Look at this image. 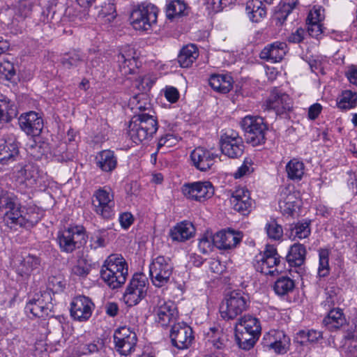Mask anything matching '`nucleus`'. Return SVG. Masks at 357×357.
Here are the masks:
<instances>
[{
  "label": "nucleus",
  "instance_id": "31",
  "mask_svg": "<svg viewBox=\"0 0 357 357\" xmlns=\"http://www.w3.org/2000/svg\"><path fill=\"white\" fill-rule=\"evenodd\" d=\"M235 331L260 336L261 331L260 321L252 315H244L238 319Z\"/></svg>",
  "mask_w": 357,
  "mask_h": 357
},
{
  "label": "nucleus",
  "instance_id": "63",
  "mask_svg": "<svg viewBox=\"0 0 357 357\" xmlns=\"http://www.w3.org/2000/svg\"><path fill=\"white\" fill-rule=\"evenodd\" d=\"M291 13V11L284 9L283 8H280V6H278L273 15V20L275 22L276 25L281 26L286 21L288 15Z\"/></svg>",
  "mask_w": 357,
  "mask_h": 357
},
{
  "label": "nucleus",
  "instance_id": "20",
  "mask_svg": "<svg viewBox=\"0 0 357 357\" xmlns=\"http://www.w3.org/2000/svg\"><path fill=\"white\" fill-rule=\"evenodd\" d=\"M39 258L32 255L17 257L13 261V267L17 275L27 278L40 269Z\"/></svg>",
  "mask_w": 357,
  "mask_h": 357
},
{
  "label": "nucleus",
  "instance_id": "55",
  "mask_svg": "<svg viewBox=\"0 0 357 357\" xmlns=\"http://www.w3.org/2000/svg\"><path fill=\"white\" fill-rule=\"evenodd\" d=\"M90 265L84 259H79L72 268V273L78 276H86L89 273Z\"/></svg>",
  "mask_w": 357,
  "mask_h": 357
},
{
  "label": "nucleus",
  "instance_id": "35",
  "mask_svg": "<svg viewBox=\"0 0 357 357\" xmlns=\"http://www.w3.org/2000/svg\"><path fill=\"white\" fill-rule=\"evenodd\" d=\"M206 339L211 349L218 350H224L228 342L227 334L217 328H211L206 335Z\"/></svg>",
  "mask_w": 357,
  "mask_h": 357
},
{
  "label": "nucleus",
  "instance_id": "33",
  "mask_svg": "<svg viewBox=\"0 0 357 357\" xmlns=\"http://www.w3.org/2000/svg\"><path fill=\"white\" fill-rule=\"evenodd\" d=\"M102 347V342L81 337L74 347V353L77 356L90 355L97 353Z\"/></svg>",
  "mask_w": 357,
  "mask_h": 357
},
{
  "label": "nucleus",
  "instance_id": "25",
  "mask_svg": "<svg viewBox=\"0 0 357 357\" xmlns=\"http://www.w3.org/2000/svg\"><path fill=\"white\" fill-rule=\"evenodd\" d=\"M241 232L234 230L221 231L213 236V242L219 249L229 250L235 248L241 241Z\"/></svg>",
  "mask_w": 357,
  "mask_h": 357
},
{
  "label": "nucleus",
  "instance_id": "53",
  "mask_svg": "<svg viewBox=\"0 0 357 357\" xmlns=\"http://www.w3.org/2000/svg\"><path fill=\"white\" fill-rule=\"evenodd\" d=\"M15 76L13 63L8 60L0 61V79L11 81Z\"/></svg>",
  "mask_w": 357,
  "mask_h": 357
},
{
  "label": "nucleus",
  "instance_id": "50",
  "mask_svg": "<svg viewBox=\"0 0 357 357\" xmlns=\"http://www.w3.org/2000/svg\"><path fill=\"white\" fill-rule=\"evenodd\" d=\"M294 287V283L292 280L287 277H282L275 282L273 289L278 295L283 296L291 291Z\"/></svg>",
  "mask_w": 357,
  "mask_h": 357
},
{
  "label": "nucleus",
  "instance_id": "44",
  "mask_svg": "<svg viewBox=\"0 0 357 357\" xmlns=\"http://www.w3.org/2000/svg\"><path fill=\"white\" fill-rule=\"evenodd\" d=\"M337 106L342 110H348L357 106V93L351 90L342 91L337 99Z\"/></svg>",
  "mask_w": 357,
  "mask_h": 357
},
{
  "label": "nucleus",
  "instance_id": "45",
  "mask_svg": "<svg viewBox=\"0 0 357 357\" xmlns=\"http://www.w3.org/2000/svg\"><path fill=\"white\" fill-rule=\"evenodd\" d=\"M17 115L14 104L8 99H0V123L8 122Z\"/></svg>",
  "mask_w": 357,
  "mask_h": 357
},
{
  "label": "nucleus",
  "instance_id": "11",
  "mask_svg": "<svg viewBox=\"0 0 357 357\" xmlns=\"http://www.w3.org/2000/svg\"><path fill=\"white\" fill-rule=\"evenodd\" d=\"M57 240L61 250L70 253L86 242V234L81 226L70 227L58 234Z\"/></svg>",
  "mask_w": 357,
  "mask_h": 357
},
{
  "label": "nucleus",
  "instance_id": "1",
  "mask_svg": "<svg viewBox=\"0 0 357 357\" xmlns=\"http://www.w3.org/2000/svg\"><path fill=\"white\" fill-rule=\"evenodd\" d=\"M0 209L4 210L3 221L10 229L31 227L37 224L43 216L35 206H22L17 197L13 192L2 190L0 192Z\"/></svg>",
  "mask_w": 357,
  "mask_h": 357
},
{
  "label": "nucleus",
  "instance_id": "7",
  "mask_svg": "<svg viewBox=\"0 0 357 357\" xmlns=\"http://www.w3.org/2000/svg\"><path fill=\"white\" fill-rule=\"evenodd\" d=\"M94 212L103 219L109 220L115 215L114 195L109 186L100 187L94 191L92 197Z\"/></svg>",
  "mask_w": 357,
  "mask_h": 357
},
{
  "label": "nucleus",
  "instance_id": "37",
  "mask_svg": "<svg viewBox=\"0 0 357 357\" xmlns=\"http://www.w3.org/2000/svg\"><path fill=\"white\" fill-rule=\"evenodd\" d=\"M347 321L340 308H333L330 310L327 317L324 320V324L330 330L335 331L345 325Z\"/></svg>",
  "mask_w": 357,
  "mask_h": 357
},
{
  "label": "nucleus",
  "instance_id": "22",
  "mask_svg": "<svg viewBox=\"0 0 357 357\" xmlns=\"http://www.w3.org/2000/svg\"><path fill=\"white\" fill-rule=\"evenodd\" d=\"M301 204L299 192L293 188H284L281 191L279 207L283 215H293Z\"/></svg>",
  "mask_w": 357,
  "mask_h": 357
},
{
  "label": "nucleus",
  "instance_id": "36",
  "mask_svg": "<svg viewBox=\"0 0 357 357\" xmlns=\"http://www.w3.org/2000/svg\"><path fill=\"white\" fill-rule=\"evenodd\" d=\"M264 340L267 342V345L274 349L277 353L285 352L287 344L289 338L285 335L283 331H273L264 336Z\"/></svg>",
  "mask_w": 357,
  "mask_h": 357
},
{
  "label": "nucleus",
  "instance_id": "58",
  "mask_svg": "<svg viewBox=\"0 0 357 357\" xmlns=\"http://www.w3.org/2000/svg\"><path fill=\"white\" fill-rule=\"evenodd\" d=\"M48 288L52 291H61L66 285L64 279L61 275L50 276L48 278Z\"/></svg>",
  "mask_w": 357,
  "mask_h": 357
},
{
  "label": "nucleus",
  "instance_id": "4",
  "mask_svg": "<svg viewBox=\"0 0 357 357\" xmlns=\"http://www.w3.org/2000/svg\"><path fill=\"white\" fill-rule=\"evenodd\" d=\"M250 305L248 294L240 291H233L227 295L220 306L221 317L225 320L234 319Z\"/></svg>",
  "mask_w": 357,
  "mask_h": 357
},
{
  "label": "nucleus",
  "instance_id": "57",
  "mask_svg": "<svg viewBox=\"0 0 357 357\" xmlns=\"http://www.w3.org/2000/svg\"><path fill=\"white\" fill-rule=\"evenodd\" d=\"M324 17V9L321 6H314L308 13L307 22L321 23Z\"/></svg>",
  "mask_w": 357,
  "mask_h": 357
},
{
  "label": "nucleus",
  "instance_id": "30",
  "mask_svg": "<svg viewBox=\"0 0 357 357\" xmlns=\"http://www.w3.org/2000/svg\"><path fill=\"white\" fill-rule=\"evenodd\" d=\"M16 178L20 183L27 188H33L39 181V171L36 166L29 163L17 170Z\"/></svg>",
  "mask_w": 357,
  "mask_h": 357
},
{
  "label": "nucleus",
  "instance_id": "13",
  "mask_svg": "<svg viewBox=\"0 0 357 357\" xmlns=\"http://www.w3.org/2000/svg\"><path fill=\"white\" fill-rule=\"evenodd\" d=\"M147 289L146 277L142 274H135L123 294L125 303L129 306L137 305L145 297Z\"/></svg>",
  "mask_w": 357,
  "mask_h": 357
},
{
  "label": "nucleus",
  "instance_id": "26",
  "mask_svg": "<svg viewBox=\"0 0 357 357\" xmlns=\"http://www.w3.org/2000/svg\"><path fill=\"white\" fill-rule=\"evenodd\" d=\"M287 52V45L284 42L276 41L266 45L261 51V59L271 63H278L282 60Z\"/></svg>",
  "mask_w": 357,
  "mask_h": 357
},
{
  "label": "nucleus",
  "instance_id": "46",
  "mask_svg": "<svg viewBox=\"0 0 357 357\" xmlns=\"http://www.w3.org/2000/svg\"><path fill=\"white\" fill-rule=\"evenodd\" d=\"M267 236L273 241H281L283 237L282 227L274 218L268 220L264 227Z\"/></svg>",
  "mask_w": 357,
  "mask_h": 357
},
{
  "label": "nucleus",
  "instance_id": "39",
  "mask_svg": "<svg viewBox=\"0 0 357 357\" xmlns=\"http://www.w3.org/2000/svg\"><path fill=\"white\" fill-rule=\"evenodd\" d=\"M305 255V247L301 243H294L289 248L287 260L291 266H300L304 263Z\"/></svg>",
  "mask_w": 357,
  "mask_h": 357
},
{
  "label": "nucleus",
  "instance_id": "3",
  "mask_svg": "<svg viewBox=\"0 0 357 357\" xmlns=\"http://www.w3.org/2000/svg\"><path fill=\"white\" fill-rule=\"evenodd\" d=\"M158 129L156 118L146 113L135 116L129 123L128 135L135 144L151 139Z\"/></svg>",
  "mask_w": 357,
  "mask_h": 357
},
{
  "label": "nucleus",
  "instance_id": "48",
  "mask_svg": "<svg viewBox=\"0 0 357 357\" xmlns=\"http://www.w3.org/2000/svg\"><path fill=\"white\" fill-rule=\"evenodd\" d=\"M235 336L238 347L244 350H250L255 346L259 336L235 331Z\"/></svg>",
  "mask_w": 357,
  "mask_h": 357
},
{
  "label": "nucleus",
  "instance_id": "62",
  "mask_svg": "<svg viewBox=\"0 0 357 357\" xmlns=\"http://www.w3.org/2000/svg\"><path fill=\"white\" fill-rule=\"evenodd\" d=\"M82 59L81 56L76 52L71 54L63 59L62 63L64 67L70 68L74 66H78L82 63Z\"/></svg>",
  "mask_w": 357,
  "mask_h": 357
},
{
  "label": "nucleus",
  "instance_id": "24",
  "mask_svg": "<svg viewBox=\"0 0 357 357\" xmlns=\"http://www.w3.org/2000/svg\"><path fill=\"white\" fill-rule=\"evenodd\" d=\"M230 202L233 208L243 215L248 214L253 207L250 192L244 188H238L233 192Z\"/></svg>",
  "mask_w": 357,
  "mask_h": 357
},
{
  "label": "nucleus",
  "instance_id": "14",
  "mask_svg": "<svg viewBox=\"0 0 357 357\" xmlns=\"http://www.w3.org/2000/svg\"><path fill=\"white\" fill-rule=\"evenodd\" d=\"M152 304L153 305V312L158 324L162 326H167L176 320L178 312L172 301L155 297L153 298Z\"/></svg>",
  "mask_w": 357,
  "mask_h": 357
},
{
  "label": "nucleus",
  "instance_id": "40",
  "mask_svg": "<svg viewBox=\"0 0 357 357\" xmlns=\"http://www.w3.org/2000/svg\"><path fill=\"white\" fill-rule=\"evenodd\" d=\"M198 56L199 52L197 47L193 44H190L181 49L178 56V61L182 68H188Z\"/></svg>",
  "mask_w": 357,
  "mask_h": 357
},
{
  "label": "nucleus",
  "instance_id": "43",
  "mask_svg": "<svg viewBox=\"0 0 357 357\" xmlns=\"http://www.w3.org/2000/svg\"><path fill=\"white\" fill-rule=\"evenodd\" d=\"M285 169L288 178L292 181H301L305 174L304 163L296 158L289 160Z\"/></svg>",
  "mask_w": 357,
  "mask_h": 357
},
{
  "label": "nucleus",
  "instance_id": "34",
  "mask_svg": "<svg viewBox=\"0 0 357 357\" xmlns=\"http://www.w3.org/2000/svg\"><path fill=\"white\" fill-rule=\"evenodd\" d=\"M195 234L193 225L188 221L178 223L170 230L169 235L174 241L183 242L192 238Z\"/></svg>",
  "mask_w": 357,
  "mask_h": 357
},
{
  "label": "nucleus",
  "instance_id": "41",
  "mask_svg": "<svg viewBox=\"0 0 357 357\" xmlns=\"http://www.w3.org/2000/svg\"><path fill=\"white\" fill-rule=\"evenodd\" d=\"M116 17V7L111 1L105 2L98 8L96 19L100 24H109Z\"/></svg>",
  "mask_w": 357,
  "mask_h": 357
},
{
  "label": "nucleus",
  "instance_id": "23",
  "mask_svg": "<svg viewBox=\"0 0 357 357\" xmlns=\"http://www.w3.org/2000/svg\"><path fill=\"white\" fill-rule=\"evenodd\" d=\"M19 125L27 135L37 136L43 128V121L38 113L29 112L20 116Z\"/></svg>",
  "mask_w": 357,
  "mask_h": 357
},
{
  "label": "nucleus",
  "instance_id": "64",
  "mask_svg": "<svg viewBox=\"0 0 357 357\" xmlns=\"http://www.w3.org/2000/svg\"><path fill=\"white\" fill-rule=\"evenodd\" d=\"M305 36V30L303 28H298L287 37V40L291 43H300L304 40Z\"/></svg>",
  "mask_w": 357,
  "mask_h": 357
},
{
  "label": "nucleus",
  "instance_id": "10",
  "mask_svg": "<svg viewBox=\"0 0 357 357\" xmlns=\"http://www.w3.org/2000/svg\"><path fill=\"white\" fill-rule=\"evenodd\" d=\"M221 152L229 158H238L244 152V142L238 132L232 129L222 131L220 139Z\"/></svg>",
  "mask_w": 357,
  "mask_h": 357
},
{
  "label": "nucleus",
  "instance_id": "12",
  "mask_svg": "<svg viewBox=\"0 0 357 357\" xmlns=\"http://www.w3.org/2000/svg\"><path fill=\"white\" fill-rule=\"evenodd\" d=\"M114 342L116 351L121 355L128 356L135 349L137 342V334L129 326H121L114 331Z\"/></svg>",
  "mask_w": 357,
  "mask_h": 357
},
{
  "label": "nucleus",
  "instance_id": "2",
  "mask_svg": "<svg viewBox=\"0 0 357 357\" xmlns=\"http://www.w3.org/2000/svg\"><path fill=\"white\" fill-rule=\"evenodd\" d=\"M100 274L101 279L109 288L118 289L127 280L128 264L121 255H111L104 261Z\"/></svg>",
  "mask_w": 357,
  "mask_h": 357
},
{
  "label": "nucleus",
  "instance_id": "56",
  "mask_svg": "<svg viewBox=\"0 0 357 357\" xmlns=\"http://www.w3.org/2000/svg\"><path fill=\"white\" fill-rule=\"evenodd\" d=\"M254 171L252 159L246 158L241 167L238 168L234 176L236 178H241L251 174Z\"/></svg>",
  "mask_w": 357,
  "mask_h": 357
},
{
  "label": "nucleus",
  "instance_id": "38",
  "mask_svg": "<svg viewBox=\"0 0 357 357\" xmlns=\"http://www.w3.org/2000/svg\"><path fill=\"white\" fill-rule=\"evenodd\" d=\"M264 0H250L246 4V13L252 22H257L266 15Z\"/></svg>",
  "mask_w": 357,
  "mask_h": 357
},
{
  "label": "nucleus",
  "instance_id": "59",
  "mask_svg": "<svg viewBox=\"0 0 357 357\" xmlns=\"http://www.w3.org/2000/svg\"><path fill=\"white\" fill-rule=\"evenodd\" d=\"M234 0H206L207 8L213 12H220L229 6Z\"/></svg>",
  "mask_w": 357,
  "mask_h": 357
},
{
  "label": "nucleus",
  "instance_id": "8",
  "mask_svg": "<svg viewBox=\"0 0 357 357\" xmlns=\"http://www.w3.org/2000/svg\"><path fill=\"white\" fill-rule=\"evenodd\" d=\"M241 126L248 144L255 146L265 142L267 126L263 118L248 115L242 119Z\"/></svg>",
  "mask_w": 357,
  "mask_h": 357
},
{
  "label": "nucleus",
  "instance_id": "19",
  "mask_svg": "<svg viewBox=\"0 0 357 357\" xmlns=\"http://www.w3.org/2000/svg\"><path fill=\"white\" fill-rule=\"evenodd\" d=\"M292 107L293 102L289 95L279 89L273 90L266 100V108L274 110L278 115L289 112Z\"/></svg>",
  "mask_w": 357,
  "mask_h": 357
},
{
  "label": "nucleus",
  "instance_id": "52",
  "mask_svg": "<svg viewBox=\"0 0 357 357\" xmlns=\"http://www.w3.org/2000/svg\"><path fill=\"white\" fill-rule=\"evenodd\" d=\"M82 19V13L80 10H77L74 6L66 8L63 20L64 22H73L78 25Z\"/></svg>",
  "mask_w": 357,
  "mask_h": 357
},
{
  "label": "nucleus",
  "instance_id": "18",
  "mask_svg": "<svg viewBox=\"0 0 357 357\" xmlns=\"http://www.w3.org/2000/svg\"><path fill=\"white\" fill-rule=\"evenodd\" d=\"M170 338L174 347L179 349H187L194 339L192 330L184 323H177L172 328Z\"/></svg>",
  "mask_w": 357,
  "mask_h": 357
},
{
  "label": "nucleus",
  "instance_id": "17",
  "mask_svg": "<svg viewBox=\"0 0 357 357\" xmlns=\"http://www.w3.org/2000/svg\"><path fill=\"white\" fill-rule=\"evenodd\" d=\"M95 305L85 296H77L70 303V316L77 321H87L91 316Z\"/></svg>",
  "mask_w": 357,
  "mask_h": 357
},
{
  "label": "nucleus",
  "instance_id": "28",
  "mask_svg": "<svg viewBox=\"0 0 357 357\" xmlns=\"http://www.w3.org/2000/svg\"><path fill=\"white\" fill-rule=\"evenodd\" d=\"M95 163L102 172L111 173L116 168L118 159L113 151L105 149L96 154Z\"/></svg>",
  "mask_w": 357,
  "mask_h": 357
},
{
  "label": "nucleus",
  "instance_id": "15",
  "mask_svg": "<svg viewBox=\"0 0 357 357\" xmlns=\"http://www.w3.org/2000/svg\"><path fill=\"white\" fill-rule=\"evenodd\" d=\"M181 192L188 199L204 202L213 195L214 188L209 181H197L183 184Z\"/></svg>",
  "mask_w": 357,
  "mask_h": 357
},
{
  "label": "nucleus",
  "instance_id": "27",
  "mask_svg": "<svg viewBox=\"0 0 357 357\" xmlns=\"http://www.w3.org/2000/svg\"><path fill=\"white\" fill-rule=\"evenodd\" d=\"M119 70L123 75L135 73L137 66L136 52L132 47H127L117 56Z\"/></svg>",
  "mask_w": 357,
  "mask_h": 357
},
{
  "label": "nucleus",
  "instance_id": "42",
  "mask_svg": "<svg viewBox=\"0 0 357 357\" xmlns=\"http://www.w3.org/2000/svg\"><path fill=\"white\" fill-rule=\"evenodd\" d=\"M311 234L310 222L301 221L292 224L289 229V238L292 241L308 238Z\"/></svg>",
  "mask_w": 357,
  "mask_h": 357
},
{
  "label": "nucleus",
  "instance_id": "47",
  "mask_svg": "<svg viewBox=\"0 0 357 357\" xmlns=\"http://www.w3.org/2000/svg\"><path fill=\"white\" fill-rule=\"evenodd\" d=\"M186 5L182 0H172L167 5L166 15L168 19L172 20L185 15Z\"/></svg>",
  "mask_w": 357,
  "mask_h": 357
},
{
  "label": "nucleus",
  "instance_id": "61",
  "mask_svg": "<svg viewBox=\"0 0 357 357\" xmlns=\"http://www.w3.org/2000/svg\"><path fill=\"white\" fill-rule=\"evenodd\" d=\"M213 245H215L213 242V236L208 234L203 236L199 239L198 244V247L202 253H207L211 250Z\"/></svg>",
  "mask_w": 357,
  "mask_h": 357
},
{
  "label": "nucleus",
  "instance_id": "21",
  "mask_svg": "<svg viewBox=\"0 0 357 357\" xmlns=\"http://www.w3.org/2000/svg\"><path fill=\"white\" fill-rule=\"evenodd\" d=\"M218 155L202 146L197 147L190 153L193 166L202 172H206L213 167Z\"/></svg>",
  "mask_w": 357,
  "mask_h": 357
},
{
  "label": "nucleus",
  "instance_id": "60",
  "mask_svg": "<svg viewBox=\"0 0 357 357\" xmlns=\"http://www.w3.org/2000/svg\"><path fill=\"white\" fill-rule=\"evenodd\" d=\"M153 84V81L149 75L139 76L135 81V86L142 93L149 91Z\"/></svg>",
  "mask_w": 357,
  "mask_h": 357
},
{
  "label": "nucleus",
  "instance_id": "29",
  "mask_svg": "<svg viewBox=\"0 0 357 357\" xmlns=\"http://www.w3.org/2000/svg\"><path fill=\"white\" fill-rule=\"evenodd\" d=\"M18 152V146L15 141L0 140V170L13 162Z\"/></svg>",
  "mask_w": 357,
  "mask_h": 357
},
{
  "label": "nucleus",
  "instance_id": "16",
  "mask_svg": "<svg viewBox=\"0 0 357 357\" xmlns=\"http://www.w3.org/2000/svg\"><path fill=\"white\" fill-rule=\"evenodd\" d=\"M52 309V296L48 291L35 295L25 306V312L36 317L48 316Z\"/></svg>",
  "mask_w": 357,
  "mask_h": 357
},
{
  "label": "nucleus",
  "instance_id": "9",
  "mask_svg": "<svg viewBox=\"0 0 357 357\" xmlns=\"http://www.w3.org/2000/svg\"><path fill=\"white\" fill-rule=\"evenodd\" d=\"M173 264L169 257L158 256L149 265V276L156 287L167 285L173 272Z\"/></svg>",
  "mask_w": 357,
  "mask_h": 357
},
{
  "label": "nucleus",
  "instance_id": "32",
  "mask_svg": "<svg viewBox=\"0 0 357 357\" xmlns=\"http://www.w3.org/2000/svg\"><path fill=\"white\" fill-rule=\"evenodd\" d=\"M208 84L215 92L225 94L232 89L234 79L229 74H213L209 77Z\"/></svg>",
  "mask_w": 357,
  "mask_h": 357
},
{
  "label": "nucleus",
  "instance_id": "5",
  "mask_svg": "<svg viewBox=\"0 0 357 357\" xmlns=\"http://www.w3.org/2000/svg\"><path fill=\"white\" fill-rule=\"evenodd\" d=\"M280 261L281 257L277 249L272 245H267L264 252L255 257L253 264L257 271L275 277L282 271Z\"/></svg>",
  "mask_w": 357,
  "mask_h": 357
},
{
  "label": "nucleus",
  "instance_id": "51",
  "mask_svg": "<svg viewBox=\"0 0 357 357\" xmlns=\"http://www.w3.org/2000/svg\"><path fill=\"white\" fill-rule=\"evenodd\" d=\"M301 339V344L317 342L322 339V333L316 330L301 331L297 333V339Z\"/></svg>",
  "mask_w": 357,
  "mask_h": 357
},
{
  "label": "nucleus",
  "instance_id": "54",
  "mask_svg": "<svg viewBox=\"0 0 357 357\" xmlns=\"http://www.w3.org/2000/svg\"><path fill=\"white\" fill-rule=\"evenodd\" d=\"M329 273L328 253L327 250H321L319 252V264L318 275L325 277Z\"/></svg>",
  "mask_w": 357,
  "mask_h": 357
},
{
  "label": "nucleus",
  "instance_id": "49",
  "mask_svg": "<svg viewBox=\"0 0 357 357\" xmlns=\"http://www.w3.org/2000/svg\"><path fill=\"white\" fill-rule=\"evenodd\" d=\"M31 13V6L26 3H20L14 8L12 24L17 26L28 17Z\"/></svg>",
  "mask_w": 357,
  "mask_h": 357
},
{
  "label": "nucleus",
  "instance_id": "6",
  "mask_svg": "<svg viewBox=\"0 0 357 357\" xmlns=\"http://www.w3.org/2000/svg\"><path fill=\"white\" fill-rule=\"evenodd\" d=\"M158 8L151 3H142L131 12L130 24L135 30L149 31L156 24Z\"/></svg>",
  "mask_w": 357,
  "mask_h": 357
}]
</instances>
